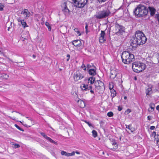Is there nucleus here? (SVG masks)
Instances as JSON below:
<instances>
[{"label": "nucleus", "mask_w": 159, "mask_h": 159, "mask_svg": "<svg viewBox=\"0 0 159 159\" xmlns=\"http://www.w3.org/2000/svg\"><path fill=\"white\" fill-rule=\"evenodd\" d=\"M147 39L144 34L140 31L136 32L134 35L133 36L131 39V46L129 49H131L136 48L138 45H142L145 43Z\"/></svg>", "instance_id": "1"}, {"label": "nucleus", "mask_w": 159, "mask_h": 159, "mask_svg": "<svg viewBox=\"0 0 159 159\" xmlns=\"http://www.w3.org/2000/svg\"><path fill=\"white\" fill-rule=\"evenodd\" d=\"M134 11L135 15L139 17L147 15L148 12L147 7L142 4L138 5Z\"/></svg>", "instance_id": "2"}, {"label": "nucleus", "mask_w": 159, "mask_h": 159, "mask_svg": "<svg viewBox=\"0 0 159 159\" xmlns=\"http://www.w3.org/2000/svg\"><path fill=\"white\" fill-rule=\"evenodd\" d=\"M121 58L122 62L125 64H129L131 62L134 61L135 60L134 55L126 51H124L122 53Z\"/></svg>", "instance_id": "3"}, {"label": "nucleus", "mask_w": 159, "mask_h": 159, "mask_svg": "<svg viewBox=\"0 0 159 159\" xmlns=\"http://www.w3.org/2000/svg\"><path fill=\"white\" fill-rule=\"evenodd\" d=\"M132 68L133 71L139 73L142 71L146 68V65L142 62L135 61L132 64Z\"/></svg>", "instance_id": "4"}, {"label": "nucleus", "mask_w": 159, "mask_h": 159, "mask_svg": "<svg viewBox=\"0 0 159 159\" xmlns=\"http://www.w3.org/2000/svg\"><path fill=\"white\" fill-rule=\"evenodd\" d=\"M110 14V10L108 8H106L98 11L96 15V17L98 19L104 18L107 17Z\"/></svg>", "instance_id": "5"}, {"label": "nucleus", "mask_w": 159, "mask_h": 159, "mask_svg": "<svg viewBox=\"0 0 159 159\" xmlns=\"http://www.w3.org/2000/svg\"><path fill=\"white\" fill-rule=\"evenodd\" d=\"M95 84L96 88L98 90H102L105 89L104 83L100 80L95 81Z\"/></svg>", "instance_id": "6"}, {"label": "nucleus", "mask_w": 159, "mask_h": 159, "mask_svg": "<svg viewBox=\"0 0 159 159\" xmlns=\"http://www.w3.org/2000/svg\"><path fill=\"white\" fill-rule=\"evenodd\" d=\"M81 89L83 91H89L91 93H94V92L92 90V86L91 85H88V84H83L80 86Z\"/></svg>", "instance_id": "7"}, {"label": "nucleus", "mask_w": 159, "mask_h": 159, "mask_svg": "<svg viewBox=\"0 0 159 159\" xmlns=\"http://www.w3.org/2000/svg\"><path fill=\"white\" fill-rule=\"evenodd\" d=\"M115 29L116 30L115 34L118 35L121 34L122 32L124 31L123 26L118 24H117L116 25Z\"/></svg>", "instance_id": "8"}, {"label": "nucleus", "mask_w": 159, "mask_h": 159, "mask_svg": "<svg viewBox=\"0 0 159 159\" xmlns=\"http://www.w3.org/2000/svg\"><path fill=\"white\" fill-rule=\"evenodd\" d=\"M84 78V76L80 73L76 72L74 74V78L75 81H77Z\"/></svg>", "instance_id": "9"}, {"label": "nucleus", "mask_w": 159, "mask_h": 159, "mask_svg": "<svg viewBox=\"0 0 159 159\" xmlns=\"http://www.w3.org/2000/svg\"><path fill=\"white\" fill-rule=\"evenodd\" d=\"M40 134L44 138L46 139L47 140L50 142L55 144L56 145H57V143L54 141L51 138L48 137L47 135L45 134L43 132H40Z\"/></svg>", "instance_id": "10"}, {"label": "nucleus", "mask_w": 159, "mask_h": 159, "mask_svg": "<svg viewBox=\"0 0 159 159\" xmlns=\"http://www.w3.org/2000/svg\"><path fill=\"white\" fill-rule=\"evenodd\" d=\"M101 33L100 34V36L99 37V41L100 43H103L106 41V39L104 37L105 33L104 31H101Z\"/></svg>", "instance_id": "11"}, {"label": "nucleus", "mask_w": 159, "mask_h": 159, "mask_svg": "<svg viewBox=\"0 0 159 159\" xmlns=\"http://www.w3.org/2000/svg\"><path fill=\"white\" fill-rule=\"evenodd\" d=\"M88 0H80L77 5V7L82 8L86 4Z\"/></svg>", "instance_id": "12"}, {"label": "nucleus", "mask_w": 159, "mask_h": 159, "mask_svg": "<svg viewBox=\"0 0 159 159\" xmlns=\"http://www.w3.org/2000/svg\"><path fill=\"white\" fill-rule=\"evenodd\" d=\"M21 13L23 14L25 19L28 18L30 16V12L28 9H25Z\"/></svg>", "instance_id": "13"}, {"label": "nucleus", "mask_w": 159, "mask_h": 159, "mask_svg": "<svg viewBox=\"0 0 159 159\" xmlns=\"http://www.w3.org/2000/svg\"><path fill=\"white\" fill-rule=\"evenodd\" d=\"M72 43L76 47L79 46L81 45V42L79 40H75L73 41Z\"/></svg>", "instance_id": "14"}, {"label": "nucleus", "mask_w": 159, "mask_h": 159, "mask_svg": "<svg viewBox=\"0 0 159 159\" xmlns=\"http://www.w3.org/2000/svg\"><path fill=\"white\" fill-rule=\"evenodd\" d=\"M148 8L151 15L152 16H153L155 13L156 9L154 7H149Z\"/></svg>", "instance_id": "15"}, {"label": "nucleus", "mask_w": 159, "mask_h": 159, "mask_svg": "<svg viewBox=\"0 0 159 159\" xmlns=\"http://www.w3.org/2000/svg\"><path fill=\"white\" fill-rule=\"evenodd\" d=\"M78 103L79 106L81 108H83L85 107V103L84 102L81 100H78Z\"/></svg>", "instance_id": "16"}, {"label": "nucleus", "mask_w": 159, "mask_h": 159, "mask_svg": "<svg viewBox=\"0 0 159 159\" xmlns=\"http://www.w3.org/2000/svg\"><path fill=\"white\" fill-rule=\"evenodd\" d=\"M152 93V90L151 87H149L147 89H146V93L147 96L151 95Z\"/></svg>", "instance_id": "17"}, {"label": "nucleus", "mask_w": 159, "mask_h": 159, "mask_svg": "<svg viewBox=\"0 0 159 159\" xmlns=\"http://www.w3.org/2000/svg\"><path fill=\"white\" fill-rule=\"evenodd\" d=\"M89 74L92 75H94L96 74V70L94 69H90L89 70Z\"/></svg>", "instance_id": "18"}, {"label": "nucleus", "mask_w": 159, "mask_h": 159, "mask_svg": "<svg viewBox=\"0 0 159 159\" xmlns=\"http://www.w3.org/2000/svg\"><path fill=\"white\" fill-rule=\"evenodd\" d=\"M95 80V78L93 76L90 77L88 80V83H90L91 84H92L94 83Z\"/></svg>", "instance_id": "19"}, {"label": "nucleus", "mask_w": 159, "mask_h": 159, "mask_svg": "<svg viewBox=\"0 0 159 159\" xmlns=\"http://www.w3.org/2000/svg\"><path fill=\"white\" fill-rule=\"evenodd\" d=\"M111 144L112 145L115 146V145L116 146H115L113 148H110L111 149V150H112V149H116L117 148L116 143V142L115 141V140H113V141L112 140V142H111Z\"/></svg>", "instance_id": "20"}, {"label": "nucleus", "mask_w": 159, "mask_h": 159, "mask_svg": "<svg viewBox=\"0 0 159 159\" xmlns=\"http://www.w3.org/2000/svg\"><path fill=\"white\" fill-rule=\"evenodd\" d=\"M111 92V96L113 98L115 97L116 94V91L114 89H112L110 90Z\"/></svg>", "instance_id": "21"}, {"label": "nucleus", "mask_w": 159, "mask_h": 159, "mask_svg": "<svg viewBox=\"0 0 159 159\" xmlns=\"http://www.w3.org/2000/svg\"><path fill=\"white\" fill-rule=\"evenodd\" d=\"M80 1V0H72V3H74V5L77 7V5L79 4L78 2Z\"/></svg>", "instance_id": "22"}, {"label": "nucleus", "mask_w": 159, "mask_h": 159, "mask_svg": "<svg viewBox=\"0 0 159 159\" xmlns=\"http://www.w3.org/2000/svg\"><path fill=\"white\" fill-rule=\"evenodd\" d=\"M21 23L24 28H25L26 27H28V25H27L26 22L24 20L23 21H22V22Z\"/></svg>", "instance_id": "23"}, {"label": "nucleus", "mask_w": 159, "mask_h": 159, "mask_svg": "<svg viewBox=\"0 0 159 159\" xmlns=\"http://www.w3.org/2000/svg\"><path fill=\"white\" fill-rule=\"evenodd\" d=\"M93 136L94 138L96 137L98 135L97 131L95 130H93L92 131Z\"/></svg>", "instance_id": "24"}, {"label": "nucleus", "mask_w": 159, "mask_h": 159, "mask_svg": "<svg viewBox=\"0 0 159 159\" xmlns=\"http://www.w3.org/2000/svg\"><path fill=\"white\" fill-rule=\"evenodd\" d=\"M128 129L131 131V132L134 131V128L131 126V125H128Z\"/></svg>", "instance_id": "25"}, {"label": "nucleus", "mask_w": 159, "mask_h": 159, "mask_svg": "<svg viewBox=\"0 0 159 159\" xmlns=\"http://www.w3.org/2000/svg\"><path fill=\"white\" fill-rule=\"evenodd\" d=\"M45 25L48 27V30L50 31L51 30V27L50 26V24L49 23L47 22H46L45 23Z\"/></svg>", "instance_id": "26"}, {"label": "nucleus", "mask_w": 159, "mask_h": 159, "mask_svg": "<svg viewBox=\"0 0 159 159\" xmlns=\"http://www.w3.org/2000/svg\"><path fill=\"white\" fill-rule=\"evenodd\" d=\"M5 7L4 5L1 3H0V11H2L3 10V7Z\"/></svg>", "instance_id": "27"}, {"label": "nucleus", "mask_w": 159, "mask_h": 159, "mask_svg": "<svg viewBox=\"0 0 159 159\" xmlns=\"http://www.w3.org/2000/svg\"><path fill=\"white\" fill-rule=\"evenodd\" d=\"M12 145L13 146V147L15 148H18L20 147V145L18 144H13Z\"/></svg>", "instance_id": "28"}, {"label": "nucleus", "mask_w": 159, "mask_h": 159, "mask_svg": "<svg viewBox=\"0 0 159 159\" xmlns=\"http://www.w3.org/2000/svg\"><path fill=\"white\" fill-rule=\"evenodd\" d=\"M26 33V36H25V37H22V38L21 39L22 40V41H24L28 37V35H29V33L28 32L26 31L25 32Z\"/></svg>", "instance_id": "29"}, {"label": "nucleus", "mask_w": 159, "mask_h": 159, "mask_svg": "<svg viewBox=\"0 0 159 159\" xmlns=\"http://www.w3.org/2000/svg\"><path fill=\"white\" fill-rule=\"evenodd\" d=\"M107 116L109 117H112L113 116V113L112 112H109L107 113Z\"/></svg>", "instance_id": "30"}, {"label": "nucleus", "mask_w": 159, "mask_h": 159, "mask_svg": "<svg viewBox=\"0 0 159 159\" xmlns=\"http://www.w3.org/2000/svg\"><path fill=\"white\" fill-rule=\"evenodd\" d=\"M116 76V74H113L112 73H111L110 76V77L111 79H114Z\"/></svg>", "instance_id": "31"}, {"label": "nucleus", "mask_w": 159, "mask_h": 159, "mask_svg": "<svg viewBox=\"0 0 159 159\" xmlns=\"http://www.w3.org/2000/svg\"><path fill=\"white\" fill-rule=\"evenodd\" d=\"M74 30L75 31V32H77V34H79V36L81 35V34L80 33V31L78 30L77 28H75L74 29Z\"/></svg>", "instance_id": "32"}, {"label": "nucleus", "mask_w": 159, "mask_h": 159, "mask_svg": "<svg viewBox=\"0 0 159 159\" xmlns=\"http://www.w3.org/2000/svg\"><path fill=\"white\" fill-rule=\"evenodd\" d=\"M131 112V110L129 109H128L125 112V114H128L129 113H130Z\"/></svg>", "instance_id": "33"}, {"label": "nucleus", "mask_w": 159, "mask_h": 159, "mask_svg": "<svg viewBox=\"0 0 159 159\" xmlns=\"http://www.w3.org/2000/svg\"><path fill=\"white\" fill-rule=\"evenodd\" d=\"M154 104L151 103L150 104V107L151 109H152V111H153L154 110Z\"/></svg>", "instance_id": "34"}, {"label": "nucleus", "mask_w": 159, "mask_h": 159, "mask_svg": "<svg viewBox=\"0 0 159 159\" xmlns=\"http://www.w3.org/2000/svg\"><path fill=\"white\" fill-rule=\"evenodd\" d=\"M113 87L114 86L112 84H109V89L110 90L113 89Z\"/></svg>", "instance_id": "35"}, {"label": "nucleus", "mask_w": 159, "mask_h": 159, "mask_svg": "<svg viewBox=\"0 0 159 159\" xmlns=\"http://www.w3.org/2000/svg\"><path fill=\"white\" fill-rule=\"evenodd\" d=\"M15 126H16V127L18 129H19V130H21V131H23V130L19 126H18L16 124H15Z\"/></svg>", "instance_id": "36"}, {"label": "nucleus", "mask_w": 159, "mask_h": 159, "mask_svg": "<svg viewBox=\"0 0 159 159\" xmlns=\"http://www.w3.org/2000/svg\"><path fill=\"white\" fill-rule=\"evenodd\" d=\"M155 18L157 19V21L159 23V13L155 14Z\"/></svg>", "instance_id": "37"}, {"label": "nucleus", "mask_w": 159, "mask_h": 159, "mask_svg": "<svg viewBox=\"0 0 159 159\" xmlns=\"http://www.w3.org/2000/svg\"><path fill=\"white\" fill-rule=\"evenodd\" d=\"M67 152L64 151H62L61 152V154L62 155H64L66 156Z\"/></svg>", "instance_id": "38"}, {"label": "nucleus", "mask_w": 159, "mask_h": 159, "mask_svg": "<svg viewBox=\"0 0 159 159\" xmlns=\"http://www.w3.org/2000/svg\"><path fill=\"white\" fill-rule=\"evenodd\" d=\"M85 122L90 127H92V124L89 122H88L87 121H85Z\"/></svg>", "instance_id": "39"}, {"label": "nucleus", "mask_w": 159, "mask_h": 159, "mask_svg": "<svg viewBox=\"0 0 159 159\" xmlns=\"http://www.w3.org/2000/svg\"><path fill=\"white\" fill-rule=\"evenodd\" d=\"M26 32H22L21 33V37H25V36H26Z\"/></svg>", "instance_id": "40"}, {"label": "nucleus", "mask_w": 159, "mask_h": 159, "mask_svg": "<svg viewBox=\"0 0 159 159\" xmlns=\"http://www.w3.org/2000/svg\"><path fill=\"white\" fill-rule=\"evenodd\" d=\"M107 0H98V1L99 2V3H102L106 1Z\"/></svg>", "instance_id": "41"}, {"label": "nucleus", "mask_w": 159, "mask_h": 159, "mask_svg": "<svg viewBox=\"0 0 159 159\" xmlns=\"http://www.w3.org/2000/svg\"><path fill=\"white\" fill-rule=\"evenodd\" d=\"M63 6H64V9L67 8L66 6V2L64 3L63 4Z\"/></svg>", "instance_id": "42"}, {"label": "nucleus", "mask_w": 159, "mask_h": 159, "mask_svg": "<svg viewBox=\"0 0 159 159\" xmlns=\"http://www.w3.org/2000/svg\"><path fill=\"white\" fill-rule=\"evenodd\" d=\"M154 138L155 139H157V140H159V135L156 134V136H155Z\"/></svg>", "instance_id": "43"}, {"label": "nucleus", "mask_w": 159, "mask_h": 159, "mask_svg": "<svg viewBox=\"0 0 159 159\" xmlns=\"http://www.w3.org/2000/svg\"><path fill=\"white\" fill-rule=\"evenodd\" d=\"M81 68H82L85 70H86V67L84 64H83L81 66Z\"/></svg>", "instance_id": "44"}, {"label": "nucleus", "mask_w": 159, "mask_h": 159, "mask_svg": "<svg viewBox=\"0 0 159 159\" xmlns=\"http://www.w3.org/2000/svg\"><path fill=\"white\" fill-rule=\"evenodd\" d=\"M3 76H4V78L6 79H7L9 77V76L8 75H7L6 74H4Z\"/></svg>", "instance_id": "45"}, {"label": "nucleus", "mask_w": 159, "mask_h": 159, "mask_svg": "<svg viewBox=\"0 0 159 159\" xmlns=\"http://www.w3.org/2000/svg\"><path fill=\"white\" fill-rule=\"evenodd\" d=\"M64 11L66 12H69V10L68 8H66V9H64L63 10Z\"/></svg>", "instance_id": "46"}, {"label": "nucleus", "mask_w": 159, "mask_h": 159, "mask_svg": "<svg viewBox=\"0 0 159 159\" xmlns=\"http://www.w3.org/2000/svg\"><path fill=\"white\" fill-rule=\"evenodd\" d=\"M156 132L155 131H154L152 134L151 135L152 136H153L154 137L156 136Z\"/></svg>", "instance_id": "47"}, {"label": "nucleus", "mask_w": 159, "mask_h": 159, "mask_svg": "<svg viewBox=\"0 0 159 159\" xmlns=\"http://www.w3.org/2000/svg\"><path fill=\"white\" fill-rule=\"evenodd\" d=\"M122 107H120V106H119L118 107V110L119 111H121V110H122Z\"/></svg>", "instance_id": "48"}, {"label": "nucleus", "mask_w": 159, "mask_h": 159, "mask_svg": "<svg viewBox=\"0 0 159 159\" xmlns=\"http://www.w3.org/2000/svg\"><path fill=\"white\" fill-rule=\"evenodd\" d=\"M68 58L66 60V61H68L69 60L70 57V55L69 54H67L66 56Z\"/></svg>", "instance_id": "49"}, {"label": "nucleus", "mask_w": 159, "mask_h": 159, "mask_svg": "<svg viewBox=\"0 0 159 159\" xmlns=\"http://www.w3.org/2000/svg\"><path fill=\"white\" fill-rule=\"evenodd\" d=\"M17 20L19 22H20L21 23L22 22V21L23 20H21L20 19V18H19Z\"/></svg>", "instance_id": "50"}, {"label": "nucleus", "mask_w": 159, "mask_h": 159, "mask_svg": "<svg viewBox=\"0 0 159 159\" xmlns=\"http://www.w3.org/2000/svg\"><path fill=\"white\" fill-rule=\"evenodd\" d=\"M155 128V127L154 126H151L150 127V129H151V130H153Z\"/></svg>", "instance_id": "51"}, {"label": "nucleus", "mask_w": 159, "mask_h": 159, "mask_svg": "<svg viewBox=\"0 0 159 159\" xmlns=\"http://www.w3.org/2000/svg\"><path fill=\"white\" fill-rule=\"evenodd\" d=\"M75 152L73 151L71 153H70V156H73L75 154Z\"/></svg>", "instance_id": "52"}, {"label": "nucleus", "mask_w": 159, "mask_h": 159, "mask_svg": "<svg viewBox=\"0 0 159 159\" xmlns=\"http://www.w3.org/2000/svg\"><path fill=\"white\" fill-rule=\"evenodd\" d=\"M157 57L158 59V62L159 63V52L157 54Z\"/></svg>", "instance_id": "53"}, {"label": "nucleus", "mask_w": 159, "mask_h": 159, "mask_svg": "<svg viewBox=\"0 0 159 159\" xmlns=\"http://www.w3.org/2000/svg\"><path fill=\"white\" fill-rule=\"evenodd\" d=\"M91 67V66L89 64H88L87 65V68L88 69L90 68Z\"/></svg>", "instance_id": "54"}, {"label": "nucleus", "mask_w": 159, "mask_h": 159, "mask_svg": "<svg viewBox=\"0 0 159 159\" xmlns=\"http://www.w3.org/2000/svg\"><path fill=\"white\" fill-rule=\"evenodd\" d=\"M25 126L27 127H29L31 126V125H28L27 124H23Z\"/></svg>", "instance_id": "55"}, {"label": "nucleus", "mask_w": 159, "mask_h": 159, "mask_svg": "<svg viewBox=\"0 0 159 159\" xmlns=\"http://www.w3.org/2000/svg\"><path fill=\"white\" fill-rule=\"evenodd\" d=\"M104 124V122L103 121H101L100 122V125H103Z\"/></svg>", "instance_id": "56"}, {"label": "nucleus", "mask_w": 159, "mask_h": 159, "mask_svg": "<svg viewBox=\"0 0 159 159\" xmlns=\"http://www.w3.org/2000/svg\"><path fill=\"white\" fill-rule=\"evenodd\" d=\"M148 120H151V116H148Z\"/></svg>", "instance_id": "57"}, {"label": "nucleus", "mask_w": 159, "mask_h": 159, "mask_svg": "<svg viewBox=\"0 0 159 159\" xmlns=\"http://www.w3.org/2000/svg\"><path fill=\"white\" fill-rule=\"evenodd\" d=\"M66 156H67V157H69V156H70V153H67L66 154Z\"/></svg>", "instance_id": "58"}, {"label": "nucleus", "mask_w": 159, "mask_h": 159, "mask_svg": "<svg viewBox=\"0 0 159 159\" xmlns=\"http://www.w3.org/2000/svg\"><path fill=\"white\" fill-rule=\"evenodd\" d=\"M88 24L87 23H86V26H85V29L86 30H87V29H88Z\"/></svg>", "instance_id": "59"}, {"label": "nucleus", "mask_w": 159, "mask_h": 159, "mask_svg": "<svg viewBox=\"0 0 159 159\" xmlns=\"http://www.w3.org/2000/svg\"><path fill=\"white\" fill-rule=\"evenodd\" d=\"M156 109L157 110H159V105H158L157 107H156Z\"/></svg>", "instance_id": "60"}, {"label": "nucleus", "mask_w": 159, "mask_h": 159, "mask_svg": "<svg viewBox=\"0 0 159 159\" xmlns=\"http://www.w3.org/2000/svg\"><path fill=\"white\" fill-rule=\"evenodd\" d=\"M157 144L159 145V140H156Z\"/></svg>", "instance_id": "61"}, {"label": "nucleus", "mask_w": 159, "mask_h": 159, "mask_svg": "<svg viewBox=\"0 0 159 159\" xmlns=\"http://www.w3.org/2000/svg\"><path fill=\"white\" fill-rule=\"evenodd\" d=\"M75 153H76L77 154H79L80 153V152L78 151H76V152H75Z\"/></svg>", "instance_id": "62"}, {"label": "nucleus", "mask_w": 159, "mask_h": 159, "mask_svg": "<svg viewBox=\"0 0 159 159\" xmlns=\"http://www.w3.org/2000/svg\"><path fill=\"white\" fill-rule=\"evenodd\" d=\"M89 32V31H88V29H87V30H86V34H87L88 32Z\"/></svg>", "instance_id": "63"}, {"label": "nucleus", "mask_w": 159, "mask_h": 159, "mask_svg": "<svg viewBox=\"0 0 159 159\" xmlns=\"http://www.w3.org/2000/svg\"><path fill=\"white\" fill-rule=\"evenodd\" d=\"M33 56V58H35L36 57V56H35V55H34V54H33V56Z\"/></svg>", "instance_id": "64"}]
</instances>
